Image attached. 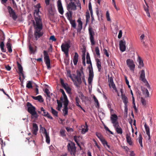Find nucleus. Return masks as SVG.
<instances>
[{"mask_svg":"<svg viewBox=\"0 0 156 156\" xmlns=\"http://www.w3.org/2000/svg\"><path fill=\"white\" fill-rule=\"evenodd\" d=\"M141 101L142 104L144 106L145 105H146L145 100L143 99H141Z\"/></svg>","mask_w":156,"mask_h":156,"instance_id":"obj_64","label":"nucleus"},{"mask_svg":"<svg viewBox=\"0 0 156 156\" xmlns=\"http://www.w3.org/2000/svg\"><path fill=\"white\" fill-rule=\"evenodd\" d=\"M144 126L146 131V134L148 136V140H150L151 136L150 132V128L149 126L147 125L146 123H145Z\"/></svg>","mask_w":156,"mask_h":156,"instance_id":"obj_23","label":"nucleus"},{"mask_svg":"<svg viewBox=\"0 0 156 156\" xmlns=\"http://www.w3.org/2000/svg\"><path fill=\"white\" fill-rule=\"evenodd\" d=\"M86 59H87V64H90V65L89 66H90V67H92L91 62L90 60V55H89V53L88 52H87V53Z\"/></svg>","mask_w":156,"mask_h":156,"instance_id":"obj_28","label":"nucleus"},{"mask_svg":"<svg viewBox=\"0 0 156 156\" xmlns=\"http://www.w3.org/2000/svg\"><path fill=\"white\" fill-rule=\"evenodd\" d=\"M122 35V30H120L119 31V34L118 35V38L119 39L120 38Z\"/></svg>","mask_w":156,"mask_h":156,"instance_id":"obj_61","label":"nucleus"},{"mask_svg":"<svg viewBox=\"0 0 156 156\" xmlns=\"http://www.w3.org/2000/svg\"><path fill=\"white\" fill-rule=\"evenodd\" d=\"M32 82V81H27L26 85V87L28 89L32 88L33 87Z\"/></svg>","mask_w":156,"mask_h":156,"instance_id":"obj_35","label":"nucleus"},{"mask_svg":"<svg viewBox=\"0 0 156 156\" xmlns=\"http://www.w3.org/2000/svg\"><path fill=\"white\" fill-rule=\"evenodd\" d=\"M60 91L63 94V97L60 98V100L62 101L64 100V101H63L64 102H69V101L68 99L67 96H66L65 93L63 89H60Z\"/></svg>","mask_w":156,"mask_h":156,"instance_id":"obj_16","label":"nucleus"},{"mask_svg":"<svg viewBox=\"0 0 156 156\" xmlns=\"http://www.w3.org/2000/svg\"><path fill=\"white\" fill-rule=\"evenodd\" d=\"M88 8L89 10H92L91 3L90 2H89L88 4Z\"/></svg>","mask_w":156,"mask_h":156,"instance_id":"obj_63","label":"nucleus"},{"mask_svg":"<svg viewBox=\"0 0 156 156\" xmlns=\"http://www.w3.org/2000/svg\"><path fill=\"white\" fill-rule=\"evenodd\" d=\"M45 93L47 94V96L49 98H50V92L47 88H46L45 90L44 91Z\"/></svg>","mask_w":156,"mask_h":156,"instance_id":"obj_50","label":"nucleus"},{"mask_svg":"<svg viewBox=\"0 0 156 156\" xmlns=\"http://www.w3.org/2000/svg\"><path fill=\"white\" fill-rule=\"evenodd\" d=\"M66 16L67 17V19L69 21L72 19V12L71 11H69L68 12H67L66 14Z\"/></svg>","mask_w":156,"mask_h":156,"instance_id":"obj_30","label":"nucleus"},{"mask_svg":"<svg viewBox=\"0 0 156 156\" xmlns=\"http://www.w3.org/2000/svg\"><path fill=\"white\" fill-rule=\"evenodd\" d=\"M104 127L106 130L108 131L110 134H113V133L112 131H111L107 126H105Z\"/></svg>","mask_w":156,"mask_h":156,"instance_id":"obj_56","label":"nucleus"},{"mask_svg":"<svg viewBox=\"0 0 156 156\" xmlns=\"http://www.w3.org/2000/svg\"><path fill=\"white\" fill-rule=\"evenodd\" d=\"M115 130L117 133L119 134H122L123 132L122 130L121 127L117 128V129H115Z\"/></svg>","mask_w":156,"mask_h":156,"instance_id":"obj_45","label":"nucleus"},{"mask_svg":"<svg viewBox=\"0 0 156 156\" xmlns=\"http://www.w3.org/2000/svg\"><path fill=\"white\" fill-rule=\"evenodd\" d=\"M4 42L3 41H2L1 42L0 44V48H1V50L2 52H5L6 50L5 49H4Z\"/></svg>","mask_w":156,"mask_h":156,"instance_id":"obj_44","label":"nucleus"},{"mask_svg":"<svg viewBox=\"0 0 156 156\" xmlns=\"http://www.w3.org/2000/svg\"><path fill=\"white\" fill-rule=\"evenodd\" d=\"M57 101L58 104V108H61L62 106V102L58 100H57Z\"/></svg>","mask_w":156,"mask_h":156,"instance_id":"obj_54","label":"nucleus"},{"mask_svg":"<svg viewBox=\"0 0 156 156\" xmlns=\"http://www.w3.org/2000/svg\"><path fill=\"white\" fill-rule=\"evenodd\" d=\"M122 98L123 102L124 104V105H127L128 101L127 97H126L125 95L122 94Z\"/></svg>","mask_w":156,"mask_h":156,"instance_id":"obj_31","label":"nucleus"},{"mask_svg":"<svg viewBox=\"0 0 156 156\" xmlns=\"http://www.w3.org/2000/svg\"><path fill=\"white\" fill-rule=\"evenodd\" d=\"M70 46L68 44H62L61 45V48L62 51L64 53L69 51V48H70Z\"/></svg>","mask_w":156,"mask_h":156,"instance_id":"obj_18","label":"nucleus"},{"mask_svg":"<svg viewBox=\"0 0 156 156\" xmlns=\"http://www.w3.org/2000/svg\"><path fill=\"white\" fill-rule=\"evenodd\" d=\"M67 9L68 11L75 10L76 9V6L74 2H71L67 5Z\"/></svg>","mask_w":156,"mask_h":156,"instance_id":"obj_13","label":"nucleus"},{"mask_svg":"<svg viewBox=\"0 0 156 156\" xmlns=\"http://www.w3.org/2000/svg\"><path fill=\"white\" fill-rule=\"evenodd\" d=\"M27 111L31 114V119L34 120L37 119L38 117V115L36 111L35 107L29 102H27Z\"/></svg>","mask_w":156,"mask_h":156,"instance_id":"obj_2","label":"nucleus"},{"mask_svg":"<svg viewBox=\"0 0 156 156\" xmlns=\"http://www.w3.org/2000/svg\"><path fill=\"white\" fill-rule=\"evenodd\" d=\"M83 68L82 67L80 69L81 71H77V75L75 77V78L77 81L78 82L79 84H80L82 83L81 76H82V74L83 75V76L84 75L83 72Z\"/></svg>","mask_w":156,"mask_h":156,"instance_id":"obj_6","label":"nucleus"},{"mask_svg":"<svg viewBox=\"0 0 156 156\" xmlns=\"http://www.w3.org/2000/svg\"><path fill=\"white\" fill-rule=\"evenodd\" d=\"M36 24H34V27L35 31L34 32V36L36 40L42 36L43 33L41 31L42 29L43 26L40 17H35Z\"/></svg>","mask_w":156,"mask_h":156,"instance_id":"obj_1","label":"nucleus"},{"mask_svg":"<svg viewBox=\"0 0 156 156\" xmlns=\"http://www.w3.org/2000/svg\"><path fill=\"white\" fill-rule=\"evenodd\" d=\"M65 89L66 90V92L68 93H69L71 91V89L69 86H67Z\"/></svg>","mask_w":156,"mask_h":156,"instance_id":"obj_58","label":"nucleus"},{"mask_svg":"<svg viewBox=\"0 0 156 156\" xmlns=\"http://www.w3.org/2000/svg\"><path fill=\"white\" fill-rule=\"evenodd\" d=\"M140 79L144 83H147L146 86L149 88H150V86L147 82V80L145 78V73L144 71L143 70H141V73L140 75Z\"/></svg>","mask_w":156,"mask_h":156,"instance_id":"obj_10","label":"nucleus"},{"mask_svg":"<svg viewBox=\"0 0 156 156\" xmlns=\"http://www.w3.org/2000/svg\"><path fill=\"white\" fill-rule=\"evenodd\" d=\"M44 59L48 69L51 68L50 61L48 52L46 51H43Z\"/></svg>","mask_w":156,"mask_h":156,"instance_id":"obj_4","label":"nucleus"},{"mask_svg":"<svg viewBox=\"0 0 156 156\" xmlns=\"http://www.w3.org/2000/svg\"><path fill=\"white\" fill-rule=\"evenodd\" d=\"M29 46L30 51L31 53H34L35 52V51L33 47L30 44H29Z\"/></svg>","mask_w":156,"mask_h":156,"instance_id":"obj_47","label":"nucleus"},{"mask_svg":"<svg viewBox=\"0 0 156 156\" xmlns=\"http://www.w3.org/2000/svg\"><path fill=\"white\" fill-rule=\"evenodd\" d=\"M41 111L43 112V113H41L42 115L44 116L47 117L48 118L52 119H53V117L51 116L49 114L48 112H46L43 108V107H41Z\"/></svg>","mask_w":156,"mask_h":156,"instance_id":"obj_15","label":"nucleus"},{"mask_svg":"<svg viewBox=\"0 0 156 156\" xmlns=\"http://www.w3.org/2000/svg\"><path fill=\"white\" fill-rule=\"evenodd\" d=\"M120 50L122 52H123L126 50V41H125L121 40L119 44Z\"/></svg>","mask_w":156,"mask_h":156,"instance_id":"obj_14","label":"nucleus"},{"mask_svg":"<svg viewBox=\"0 0 156 156\" xmlns=\"http://www.w3.org/2000/svg\"><path fill=\"white\" fill-rule=\"evenodd\" d=\"M49 40H52L53 41H56V39L54 35L51 36L49 38Z\"/></svg>","mask_w":156,"mask_h":156,"instance_id":"obj_53","label":"nucleus"},{"mask_svg":"<svg viewBox=\"0 0 156 156\" xmlns=\"http://www.w3.org/2000/svg\"><path fill=\"white\" fill-rule=\"evenodd\" d=\"M51 112L56 117L58 116V112L54 109L52 107L51 108Z\"/></svg>","mask_w":156,"mask_h":156,"instance_id":"obj_41","label":"nucleus"},{"mask_svg":"<svg viewBox=\"0 0 156 156\" xmlns=\"http://www.w3.org/2000/svg\"><path fill=\"white\" fill-rule=\"evenodd\" d=\"M96 65L98 68V71L100 72L101 69V62L100 61L99 59L98 58L96 59Z\"/></svg>","mask_w":156,"mask_h":156,"instance_id":"obj_29","label":"nucleus"},{"mask_svg":"<svg viewBox=\"0 0 156 156\" xmlns=\"http://www.w3.org/2000/svg\"><path fill=\"white\" fill-rule=\"evenodd\" d=\"M70 24L71 25L72 27L73 28H75L76 27V24L75 21L74 20H69Z\"/></svg>","mask_w":156,"mask_h":156,"instance_id":"obj_40","label":"nucleus"},{"mask_svg":"<svg viewBox=\"0 0 156 156\" xmlns=\"http://www.w3.org/2000/svg\"><path fill=\"white\" fill-rule=\"evenodd\" d=\"M101 141L104 146H105V145H106L109 148H110V146L108 145L107 141L105 140V139L104 138L102 140H101Z\"/></svg>","mask_w":156,"mask_h":156,"instance_id":"obj_38","label":"nucleus"},{"mask_svg":"<svg viewBox=\"0 0 156 156\" xmlns=\"http://www.w3.org/2000/svg\"><path fill=\"white\" fill-rule=\"evenodd\" d=\"M60 83L64 89H65L66 87L68 86V84L67 83H64V80L62 79H60Z\"/></svg>","mask_w":156,"mask_h":156,"instance_id":"obj_37","label":"nucleus"},{"mask_svg":"<svg viewBox=\"0 0 156 156\" xmlns=\"http://www.w3.org/2000/svg\"><path fill=\"white\" fill-rule=\"evenodd\" d=\"M93 98L94 100V101L96 103L97 105L98 106L99 105V103L98 101L95 96H93Z\"/></svg>","mask_w":156,"mask_h":156,"instance_id":"obj_57","label":"nucleus"},{"mask_svg":"<svg viewBox=\"0 0 156 156\" xmlns=\"http://www.w3.org/2000/svg\"><path fill=\"white\" fill-rule=\"evenodd\" d=\"M142 139L143 137L142 136L141 134L140 133L139 135V136L138 137V141L140 145V146L141 147H143V144H142Z\"/></svg>","mask_w":156,"mask_h":156,"instance_id":"obj_36","label":"nucleus"},{"mask_svg":"<svg viewBox=\"0 0 156 156\" xmlns=\"http://www.w3.org/2000/svg\"><path fill=\"white\" fill-rule=\"evenodd\" d=\"M108 76L109 77V76ZM108 81L109 83V85L110 87L111 88L112 87L114 90H115V91H116L117 89L114 83L113 77L111 76L110 78H108Z\"/></svg>","mask_w":156,"mask_h":156,"instance_id":"obj_11","label":"nucleus"},{"mask_svg":"<svg viewBox=\"0 0 156 156\" xmlns=\"http://www.w3.org/2000/svg\"><path fill=\"white\" fill-rule=\"evenodd\" d=\"M118 117L116 114H112L110 117V120L112 123L114 124L118 122Z\"/></svg>","mask_w":156,"mask_h":156,"instance_id":"obj_19","label":"nucleus"},{"mask_svg":"<svg viewBox=\"0 0 156 156\" xmlns=\"http://www.w3.org/2000/svg\"><path fill=\"white\" fill-rule=\"evenodd\" d=\"M126 138L127 143L130 145H133V142L132 141L131 138L129 135L128 134H126Z\"/></svg>","mask_w":156,"mask_h":156,"instance_id":"obj_26","label":"nucleus"},{"mask_svg":"<svg viewBox=\"0 0 156 156\" xmlns=\"http://www.w3.org/2000/svg\"><path fill=\"white\" fill-rule=\"evenodd\" d=\"M57 8L59 12L61 15L64 13V10L61 0H58L57 2Z\"/></svg>","mask_w":156,"mask_h":156,"instance_id":"obj_12","label":"nucleus"},{"mask_svg":"<svg viewBox=\"0 0 156 156\" xmlns=\"http://www.w3.org/2000/svg\"><path fill=\"white\" fill-rule=\"evenodd\" d=\"M126 63L127 65L129 68L130 70L133 72L135 66L133 61L130 59H128L126 60Z\"/></svg>","mask_w":156,"mask_h":156,"instance_id":"obj_8","label":"nucleus"},{"mask_svg":"<svg viewBox=\"0 0 156 156\" xmlns=\"http://www.w3.org/2000/svg\"><path fill=\"white\" fill-rule=\"evenodd\" d=\"M95 51L96 53V54L98 56H99L100 57V51L98 47H96L95 48Z\"/></svg>","mask_w":156,"mask_h":156,"instance_id":"obj_46","label":"nucleus"},{"mask_svg":"<svg viewBox=\"0 0 156 156\" xmlns=\"http://www.w3.org/2000/svg\"><path fill=\"white\" fill-rule=\"evenodd\" d=\"M86 26L87 24L89 22V20L90 19V14L88 12H86Z\"/></svg>","mask_w":156,"mask_h":156,"instance_id":"obj_34","label":"nucleus"},{"mask_svg":"<svg viewBox=\"0 0 156 156\" xmlns=\"http://www.w3.org/2000/svg\"><path fill=\"white\" fill-rule=\"evenodd\" d=\"M17 67L19 71V74H21L23 76L24 74L23 73V68L22 67L21 64L18 62H17Z\"/></svg>","mask_w":156,"mask_h":156,"instance_id":"obj_25","label":"nucleus"},{"mask_svg":"<svg viewBox=\"0 0 156 156\" xmlns=\"http://www.w3.org/2000/svg\"><path fill=\"white\" fill-rule=\"evenodd\" d=\"M31 97L34 99L38 100L40 102H42L44 101V100L41 95H39L36 97L32 96Z\"/></svg>","mask_w":156,"mask_h":156,"instance_id":"obj_27","label":"nucleus"},{"mask_svg":"<svg viewBox=\"0 0 156 156\" xmlns=\"http://www.w3.org/2000/svg\"><path fill=\"white\" fill-rule=\"evenodd\" d=\"M6 47L9 52V53H11L12 51V50L11 48V44H10L9 41L7 43Z\"/></svg>","mask_w":156,"mask_h":156,"instance_id":"obj_32","label":"nucleus"},{"mask_svg":"<svg viewBox=\"0 0 156 156\" xmlns=\"http://www.w3.org/2000/svg\"><path fill=\"white\" fill-rule=\"evenodd\" d=\"M77 22L78 23V24L77 31V32L79 33L82 29V22L81 21L80 19H79Z\"/></svg>","mask_w":156,"mask_h":156,"instance_id":"obj_22","label":"nucleus"},{"mask_svg":"<svg viewBox=\"0 0 156 156\" xmlns=\"http://www.w3.org/2000/svg\"><path fill=\"white\" fill-rule=\"evenodd\" d=\"M85 126H86V128H83L82 129L81 132L83 134H85L86 132L88 131V125L87 123H86L85 124Z\"/></svg>","mask_w":156,"mask_h":156,"instance_id":"obj_39","label":"nucleus"},{"mask_svg":"<svg viewBox=\"0 0 156 156\" xmlns=\"http://www.w3.org/2000/svg\"><path fill=\"white\" fill-rule=\"evenodd\" d=\"M5 67L6 69L8 71H10L11 69V67L9 65H5Z\"/></svg>","mask_w":156,"mask_h":156,"instance_id":"obj_62","label":"nucleus"},{"mask_svg":"<svg viewBox=\"0 0 156 156\" xmlns=\"http://www.w3.org/2000/svg\"><path fill=\"white\" fill-rule=\"evenodd\" d=\"M145 3L146 4V5L147 6V8H144V10L147 13V16L148 17H151V16H150V14L148 12V6L147 5V3H146V2H145Z\"/></svg>","mask_w":156,"mask_h":156,"instance_id":"obj_48","label":"nucleus"},{"mask_svg":"<svg viewBox=\"0 0 156 156\" xmlns=\"http://www.w3.org/2000/svg\"><path fill=\"white\" fill-rule=\"evenodd\" d=\"M88 30L90 36V40L91 42V44L92 45H94L95 44V42L94 39V36L95 35V33L93 31L92 28L89 27Z\"/></svg>","mask_w":156,"mask_h":156,"instance_id":"obj_5","label":"nucleus"},{"mask_svg":"<svg viewBox=\"0 0 156 156\" xmlns=\"http://www.w3.org/2000/svg\"><path fill=\"white\" fill-rule=\"evenodd\" d=\"M113 124L115 130L117 128L120 127L119 126V123L118 122L114 123V124Z\"/></svg>","mask_w":156,"mask_h":156,"instance_id":"obj_49","label":"nucleus"},{"mask_svg":"<svg viewBox=\"0 0 156 156\" xmlns=\"http://www.w3.org/2000/svg\"><path fill=\"white\" fill-rule=\"evenodd\" d=\"M106 17L108 21H110L111 19L110 17V14L108 11H107L106 13Z\"/></svg>","mask_w":156,"mask_h":156,"instance_id":"obj_51","label":"nucleus"},{"mask_svg":"<svg viewBox=\"0 0 156 156\" xmlns=\"http://www.w3.org/2000/svg\"><path fill=\"white\" fill-rule=\"evenodd\" d=\"M76 105L79 108H81V106L80 105V103L79 98L78 97H76L75 98Z\"/></svg>","mask_w":156,"mask_h":156,"instance_id":"obj_33","label":"nucleus"},{"mask_svg":"<svg viewBox=\"0 0 156 156\" xmlns=\"http://www.w3.org/2000/svg\"><path fill=\"white\" fill-rule=\"evenodd\" d=\"M40 126L41 127V128H43L42 127L41 125H40ZM44 133L45 135V138H46V141L48 144H49L50 142V138L49 136V134L46 131V130L45 128H44Z\"/></svg>","mask_w":156,"mask_h":156,"instance_id":"obj_21","label":"nucleus"},{"mask_svg":"<svg viewBox=\"0 0 156 156\" xmlns=\"http://www.w3.org/2000/svg\"><path fill=\"white\" fill-rule=\"evenodd\" d=\"M67 150L71 155L76 156V147L75 144L71 141L68 143L67 145Z\"/></svg>","mask_w":156,"mask_h":156,"instance_id":"obj_3","label":"nucleus"},{"mask_svg":"<svg viewBox=\"0 0 156 156\" xmlns=\"http://www.w3.org/2000/svg\"><path fill=\"white\" fill-rule=\"evenodd\" d=\"M7 9L9 14H10L11 16L14 20H16L17 18V16L14 10L12 9L11 7L10 6H8Z\"/></svg>","mask_w":156,"mask_h":156,"instance_id":"obj_9","label":"nucleus"},{"mask_svg":"<svg viewBox=\"0 0 156 156\" xmlns=\"http://www.w3.org/2000/svg\"><path fill=\"white\" fill-rule=\"evenodd\" d=\"M38 130V127L37 124L35 123H33V129H32V132L33 134L35 135H36L37 134Z\"/></svg>","mask_w":156,"mask_h":156,"instance_id":"obj_20","label":"nucleus"},{"mask_svg":"<svg viewBox=\"0 0 156 156\" xmlns=\"http://www.w3.org/2000/svg\"><path fill=\"white\" fill-rule=\"evenodd\" d=\"M37 7H38V9H36L34 10L35 12H36L37 14L38 13V12H39V8H40V7H41L40 5L39 4H37Z\"/></svg>","mask_w":156,"mask_h":156,"instance_id":"obj_59","label":"nucleus"},{"mask_svg":"<svg viewBox=\"0 0 156 156\" xmlns=\"http://www.w3.org/2000/svg\"><path fill=\"white\" fill-rule=\"evenodd\" d=\"M79 55L76 52H75V55L73 59V62L74 65H77L78 62Z\"/></svg>","mask_w":156,"mask_h":156,"instance_id":"obj_24","label":"nucleus"},{"mask_svg":"<svg viewBox=\"0 0 156 156\" xmlns=\"http://www.w3.org/2000/svg\"><path fill=\"white\" fill-rule=\"evenodd\" d=\"M103 51L104 54L107 57H109V55L108 53V52L107 50L106 49L104 48L103 49Z\"/></svg>","mask_w":156,"mask_h":156,"instance_id":"obj_55","label":"nucleus"},{"mask_svg":"<svg viewBox=\"0 0 156 156\" xmlns=\"http://www.w3.org/2000/svg\"><path fill=\"white\" fill-rule=\"evenodd\" d=\"M63 103L64 108L62 110V111L64 114V116H65L67 115L68 113V105L69 104V102H64Z\"/></svg>","mask_w":156,"mask_h":156,"instance_id":"obj_17","label":"nucleus"},{"mask_svg":"<svg viewBox=\"0 0 156 156\" xmlns=\"http://www.w3.org/2000/svg\"><path fill=\"white\" fill-rule=\"evenodd\" d=\"M35 86L36 87V88L35 89V91L36 93V95H37L39 94V91H38V85L36 84H35Z\"/></svg>","mask_w":156,"mask_h":156,"instance_id":"obj_52","label":"nucleus"},{"mask_svg":"<svg viewBox=\"0 0 156 156\" xmlns=\"http://www.w3.org/2000/svg\"><path fill=\"white\" fill-rule=\"evenodd\" d=\"M139 62V67L141 68L144 66L143 61L140 57H138Z\"/></svg>","mask_w":156,"mask_h":156,"instance_id":"obj_43","label":"nucleus"},{"mask_svg":"<svg viewBox=\"0 0 156 156\" xmlns=\"http://www.w3.org/2000/svg\"><path fill=\"white\" fill-rule=\"evenodd\" d=\"M96 135L97 136V137L100 140H102V139L104 138L102 135L100 133L98 132H96Z\"/></svg>","mask_w":156,"mask_h":156,"instance_id":"obj_42","label":"nucleus"},{"mask_svg":"<svg viewBox=\"0 0 156 156\" xmlns=\"http://www.w3.org/2000/svg\"><path fill=\"white\" fill-rule=\"evenodd\" d=\"M128 109L127 108V105H125L124 106L125 112L126 114H127L128 112Z\"/></svg>","mask_w":156,"mask_h":156,"instance_id":"obj_60","label":"nucleus"},{"mask_svg":"<svg viewBox=\"0 0 156 156\" xmlns=\"http://www.w3.org/2000/svg\"><path fill=\"white\" fill-rule=\"evenodd\" d=\"M89 70V75L88 78V82L89 84H90L92 82L94 78V74L92 67L88 66V67Z\"/></svg>","mask_w":156,"mask_h":156,"instance_id":"obj_7","label":"nucleus"}]
</instances>
